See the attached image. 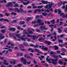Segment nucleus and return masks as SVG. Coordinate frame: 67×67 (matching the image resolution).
Wrapping results in <instances>:
<instances>
[{
  "mask_svg": "<svg viewBox=\"0 0 67 67\" xmlns=\"http://www.w3.org/2000/svg\"><path fill=\"white\" fill-rule=\"evenodd\" d=\"M13 29V27H11V28H9L8 30L9 31H12V30Z\"/></svg>",
  "mask_w": 67,
  "mask_h": 67,
  "instance_id": "obj_51",
  "label": "nucleus"
},
{
  "mask_svg": "<svg viewBox=\"0 0 67 67\" xmlns=\"http://www.w3.org/2000/svg\"><path fill=\"white\" fill-rule=\"evenodd\" d=\"M18 6L19 5L17 3H16V4H15V5L14 6V7H18Z\"/></svg>",
  "mask_w": 67,
  "mask_h": 67,
  "instance_id": "obj_37",
  "label": "nucleus"
},
{
  "mask_svg": "<svg viewBox=\"0 0 67 67\" xmlns=\"http://www.w3.org/2000/svg\"><path fill=\"white\" fill-rule=\"evenodd\" d=\"M24 23H25V22L22 21H20L19 23V24H20V25H22V24H24Z\"/></svg>",
  "mask_w": 67,
  "mask_h": 67,
  "instance_id": "obj_22",
  "label": "nucleus"
},
{
  "mask_svg": "<svg viewBox=\"0 0 67 67\" xmlns=\"http://www.w3.org/2000/svg\"><path fill=\"white\" fill-rule=\"evenodd\" d=\"M45 12H49V10H48V9H47V10L46 9H45Z\"/></svg>",
  "mask_w": 67,
  "mask_h": 67,
  "instance_id": "obj_36",
  "label": "nucleus"
},
{
  "mask_svg": "<svg viewBox=\"0 0 67 67\" xmlns=\"http://www.w3.org/2000/svg\"><path fill=\"white\" fill-rule=\"evenodd\" d=\"M6 6L7 7H12L13 5V4H12V2H10L8 3V4H7Z\"/></svg>",
  "mask_w": 67,
  "mask_h": 67,
  "instance_id": "obj_6",
  "label": "nucleus"
},
{
  "mask_svg": "<svg viewBox=\"0 0 67 67\" xmlns=\"http://www.w3.org/2000/svg\"><path fill=\"white\" fill-rule=\"evenodd\" d=\"M22 27H26V25H24L22 26Z\"/></svg>",
  "mask_w": 67,
  "mask_h": 67,
  "instance_id": "obj_54",
  "label": "nucleus"
},
{
  "mask_svg": "<svg viewBox=\"0 0 67 67\" xmlns=\"http://www.w3.org/2000/svg\"><path fill=\"white\" fill-rule=\"evenodd\" d=\"M4 36H2V37H0V39H3L4 38Z\"/></svg>",
  "mask_w": 67,
  "mask_h": 67,
  "instance_id": "obj_55",
  "label": "nucleus"
},
{
  "mask_svg": "<svg viewBox=\"0 0 67 67\" xmlns=\"http://www.w3.org/2000/svg\"><path fill=\"white\" fill-rule=\"evenodd\" d=\"M0 16H1V17H3V15L2 14H0Z\"/></svg>",
  "mask_w": 67,
  "mask_h": 67,
  "instance_id": "obj_64",
  "label": "nucleus"
},
{
  "mask_svg": "<svg viewBox=\"0 0 67 67\" xmlns=\"http://www.w3.org/2000/svg\"><path fill=\"white\" fill-rule=\"evenodd\" d=\"M38 24L34 25L33 26V27H36L37 26H38Z\"/></svg>",
  "mask_w": 67,
  "mask_h": 67,
  "instance_id": "obj_50",
  "label": "nucleus"
},
{
  "mask_svg": "<svg viewBox=\"0 0 67 67\" xmlns=\"http://www.w3.org/2000/svg\"><path fill=\"white\" fill-rule=\"evenodd\" d=\"M31 19H32V18L30 17H28L27 19V21H29V20H31Z\"/></svg>",
  "mask_w": 67,
  "mask_h": 67,
  "instance_id": "obj_33",
  "label": "nucleus"
},
{
  "mask_svg": "<svg viewBox=\"0 0 67 67\" xmlns=\"http://www.w3.org/2000/svg\"><path fill=\"white\" fill-rule=\"evenodd\" d=\"M12 23H16L17 22V20H14L12 21Z\"/></svg>",
  "mask_w": 67,
  "mask_h": 67,
  "instance_id": "obj_34",
  "label": "nucleus"
},
{
  "mask_svg": "<svg viewBox=\"0 0 67 67\" xmlns=\"http://www.w3.org/2000/svg\"><path fill=\"white\" fill-rule=\"evenodd\" d=\"M54 20H51L50 21V22H52V23L53 24H54L55 22H54Z\"/></svg>",
  "mask_w": 67,
  "mask_h": 67,
  "instance_id": "obj_38",
  "label": "nucleus"
},
{
  "mask_svg": "<svg viewBox=\"0 0 67 67\" xmlns=\"http://www.w3.org/2000/svg\"><path fill=\"white\" fill-rule=\"evenodd\" d=\"M50 54L51 55H52V57H53L54 58H58L59 57L58 56H56L53 54H55V53L51 51L50 52Z\"/></svg>",
  "mask_w": 67,
  "mask_h": 67,
  "instance_id": "obj_4",
  "label": "nucleus"
},
{
  "mask_svg": "<svg viewBox=\"0 0 67 67\" xmlns=\"http://www.w3.org/2000/svg\"><path fill=\"white\" fill-rule=\"evenodd\" d=\"M31 61H30L29 62H26H26H25V63L24 62L23 64L24 65H25L26 64H30L31 63Z\"/></svg>",
  "mask_w": 67,
  "mask_h": 67,
  "instance_id": "obj_18",
  "label": "nucleus"
},
{
  "mask_svg": "<svg viewBox=\"0 0 67 67\" xmlns=\"http://www.w3.org/2000/svg\"><path fill=\"white\" fill-rule=\"evenodd\" d=\"M53 6H54V5H53V4H47L46 5L45 7V8H46V9H48V8H49V9H50Z\"/></svg>",
  "mask_w": 67,
  "mask_h": 67,
  "instance_id": "obj_5",
  "label": "nucleus"
},
{
  "mask_svg": "<svg viewBox=\"0 0 67 67\" xmlns=\"http://www.w3.org/2000/svg\"><path fill=\"white\" fill-rule=\"evenodd\" d=\"M35 52H38V53L39 54H43V53L42 52L40 51H39L37 49H35Z\"/></svg>",
  "mask_w": 67,
  "mask_h": 67,
  "instance_id": "obj_12",
  "label": "nucleus"
},
{
  "mask_svg": "<svg viewBox=\"0 0 67 67\" xmlns=\"http://www.w3.org/2000/svg\"><path fill=\"white\" fill-rule=\"evenodd\" d=\"M16 62H17V60H14V62H10V63L11 64H15Z\"/></svg>",
  "mask_w": 67,
  "mask_h": 67,
  "instance_id": "obj_15",
  "label": "nucleus"
},
{
  "mask_svg": "<svg viewBox=\"0 0 67 67\" xmlns=\"http://www.w3.org/2000/svg\"><path fill=\"white\" fill-rule=\"evenodd\" d=\"M3 20L4 21H6L7 22H9V21L7 19H5L3 18H2L1 19H0V21H3Z\"/></svg>",
  "mask_w": 67,
  "mask_h": 67,
  "instance_id": "obj_19",
  "label": "nucleus"
},
{
  "mask_svg": "<svg viewBox=\"0 0 67 67\" xmlns=\"http://www.w3.org/2000/svg\"><path fill=\"white\" fill-rule=\"evenodd\" d=\"M14 11L15 12H17L18 13H20V10L18 9V8H15L14 10Z\"/></svg>",
  "mask_w": 67,
  "mask_h": 67,
  "instance_id": "obj_14",
  "label": "nucleus"
},
{
  "mask_svg": "<svg viewBox=\"0 0 67 67\" xmlns=\"http://www.w3.org/2000/svg\"><path fill=\"white\" fill-rule=\"evenodd\" d=\"M49 27H51V26H53V27L55 28V27H56V25H52V24L50 25H49Z\"/></svg>",
  "mask_w": 67,
  "mask_h": 67,
  "instance_id": "obj_26",
  "label": "nucleus"
},
{
  "mask_svg": "<svg viewBox=\"0 0 67 67\" xmlns=\"http://www.w3.org/2000/svg\"><path fill=\"white\" fill-rule=\"evenodd\" d=\"M42 14L43 15H44V16H46L47 15V13H43Z\"/></svg>",
  "mask_w": 67,
  "mask_h": 67,
  "instance_id": "obj_27",
  "label": "nucleus"
},
{
  "mask_svg": "<svg viewBox=\"0 0 67 67\" xmlns=\"http://www.w3.org/2000/svg\"><path fill=\"white\" fill-rule=\"evenodd\" d=\"M40 18V16L39 15H37L36 16V19H37Z\"/></svg>",
  "mask_w": 67,
  "mask_h": 67,
  "instance_id": "obj_60",
  "label": "nucleus"
},
{
  "mask_svg": "<svg viewBox=\"0 0 67 67\" xmlns=\"http://www.w3.org/2000/svg\"><path fill=\"white\" fill-rule=\"evenodd\" d=\"M44 22H43L41 23H40L39 24V25H44Z\"/></svg>",
  "mask_w": 67,
  "mask_h": 67,
  "instance_id": "obj_40",
  "label": "nucleus"
},
{
  "mask_svg": "<svg viewBox=\"0 0 67 67\" xmlns=\"http://www.w3.org/2000/svg\"><path fill=\"white\" fill-rule=\"evenodd\" d=\"M40 29H41V30L43 31V30H46L48 29V28L45 27H43L42 26H41L40 27Z\"/></svg>",
  "mask_w": 67,
  "mask_h": 67,
  "instance_id": "obj_9",
  "label": "nucleus"
},
{
  "mask_svg": "<svg viewBox=\"0 0 67 67\" xmlns=\"http://www.w3.org/2000/svg\"><path fill=\"white\" fill-rule=\"evenodd\" d=\"M37 10V12H41V10L40 9H38Z\"/></svg>",
  "mask_w": 67,
  "mask_h": 67,
  "instance_id": "obj_46",
  "label": "nucleus"
},
{
  "mask_svg": "<svg viewBox=\"0 0 67 67\" xmlns=\"http://www.w3.org/2000/svg\"><path fill=\"white\" fill-rule=\"evenodd\" d=\"M1 31L2 33H4L5 32L6 30L5 29H3L1 30Z\"/></svg>",
  "mask_w": 67,
  "mask_h": 67,
  "instance_id": "obj_23",
  "label": "nucleus"
},
{
  "mask_svg": "<svg viewBox=\"0 0 67 67\" xmlns=\"http://www.w3.org/2000/svg\"><path fill=\"white\" fill-rule=\"evenodd\" d=\"M62 9H65V5H63V7H62Z\"/></svg>",
  "mask_w": 67,
  "mask_h": 67,
  "instance_id": "obj_56",
  "label": "nucleus"
},
{
  "mask_svg": "<svg viewBox=\"0 0 67 67\" xmlns=\"http://www.w3.org/2000/svg\"><path fill=\"white\" fill-rule=\"evenodd\" d=\"M16 30V28L14 27H13V29L12 30V31H15Z\"/></svg>",
  "mask_w": 67,
  "mask_h": 67,
  "instance_id": "obj_44",
  "label": "nucleus"
},
{
  "mask_svg": "<svg viewBox=\"0 0 67 67\" xmlns=\"http://www.w3.org/2000/svg\"><path fill=\"white\" fill-rule=\"evenodd\" d=\"M62 4V3L61 2H59L58 3V6H60Z\"/></svg>",
  "mask_w": 67,
  "mask_h": 67,
  "instance_id": "obj_48",
  "label": "nucleus"
},
{
  "mask_svg": "<svg viewBox=\"0 0 67 67\" xmlns=\"http://www.w3.org/2000/svg\"><path fill=\"white\" fill-rule=\"evenodd\" d=\"M5 15H7V16H9V15H10V14H9L7 13H5Z\"/></svg>",
  "mask_w": 67,
  "mask_h": 67,
  "instance_id": "obj_61",
  "label": "nucleus"
},
{
  "mask_svg": "<svg viewBox=\"0 0 67 67\" xmlns=\"http://www.w3.org/2000/svg\"><path fill=\"white\" fill-rule=\"evenodd\" d=\"M53 47L55 50H58V47L57 46H54Z\"/></svg>",
  "mask_w": 67,
  "mask_h": 67,
  "instance_id": "obj_21",
  "label": "nucleus"
},
{
  "mask_svg": "<svg viewBox=\"0 0 67 67\" xmlns=\"http://www.w3.org/2000/svg\"><path fill=\"white\" fill-rule=\"evenodd\" d=\"M29 29L28 30V32L27 33V32H25V33L24 34V35H23V37H25V36H26V34H28L27 35L28 37H31L32 35H30L29 34H33V32L31 31H29Z\"/></svg>",
  "mask_w": 67,
  "mask_h": 67,
  "instance_id": "obj_3",
  "label": "nucleus"
},
{
  "mask_svg": "<svg viewBox=\"0 0 67 67\" xmlns=\"http://www.w3.org/2000/svg\"><path fill=\"white\" fill-rule=\"evenodd\" d=\"M5 26H3L1 27V28L2 29H4V28H5Z\"/></svg>",
  "mask_w": 67,
  "mask_h": 67,
  "instance_id": "obj_45",
  "label": "nucleus"
},
{
  "mask_svg": "<svg viewBox=\"0 0 67 67\" xmlns=\"http://www.w3.org/2000/svg\"><path fill=\"white\" fill-rule=\"evenodd\" d=\"M58 41L59 42H60V43H63V40H58Z\"/></svg>",
  "mask_w": 67,
  "mask_h": 67,
  "instance_id": "obj_42",
  "label": "nucleus"
},
{
  "mask_svg": "<svg viewBox=\"0 0 67 67\" xmlns=\"http://www.w3.org/2000/svg\"><path fill=\"white\" fill-rule=\"evenodd\" d=\"M60 51H57V54H60Z\"/></svg>",
  "mask_w": 67,
  "mask_h": 67,
  "instance_id": "obj_39",
  "label": "nucleus"
},
{
  "mask_svg": "<svg viewBox=\"0 0 67 67\" xmlns=\"http://www.w3.org/2000/svg\"><path fill=\"white\" fill-rule=\"evenodd\" d=\"M41 2L42 3L44 4H46V2H47V1H42Z\"/></svg>",
  "mask_w": 67,
  "mask_h": 67,
  "instance_id": "obj_25",
  "label": "nucleus"
},
{
  "mask_svg": "<svg viewBox=\"0 0 67 67\" xmlns=\"http://www.w3.org/2000/svg\"><path fill=\"white\" fill-rule=\"evenodd\" d=\"M5 52V50H4L3 51H2V53L4 54V53Z\"/></svg>",
  "mask_w": 67,
  "mask_h": 67,
  "instance_id": "obj_59",
  "label": "nucleus"
},
{
  "mask_svg": "<svg viewBox=\"0 0 67 67\" xmlns=\"http://www.w3.org/2000/svg\"><path fill=\"white\" fill-rule=\"evenodd\" d=\"M4 2V3H7V1L6 0H3L2 1H0L1 3H2V2Z\"/></svg>",
  "mask_w": 67,
  "mask_h": 67,
  "instance_id": "obj_24",
  "label": "nucleus"
},
{
  "mask_svg": "<svg viewBox=\"0 0 67 67\" xmlns=\"http://www.w3.org/2000/svg\"><path fill=\"white\" fill-rule=\"evenodd\" d=\"M21 2H23V4L24 5H27V4H29V3H30V1H28L26 3L23 2V0H20Z\"/></svg>",
  "mask_w": 67,
  "mask_h": 67,
  "instance_id": "obj_8",
  "label": "nucleus"
},
{
  "mask_svg": "<svg viewBox=\"0 0 67 67\" xmlns=\"http://www.w3.org/2000/svg\"><path fill=\"white\" fill-rule=\"evenodd\" d=\"M59 58H62V56H61V55H59Z\"/></svg>",
  "mask_w": 67,
  "mask_h": 67,
  "instance_id": "obj_58",
  "label": "nucleus"
},
{
  "mask_svg": "<svg viewBox=\"0 0 67 67\" xmlns=\"http://www.w3.org/2000/svg\"><path fill=\"white\" fill-rule=\"evenodd\" d=\"M32 37L33 38V40H35V38L36 37V36L33 35L32 36Z\"/></svg>",
  "mask_w": 67,
  "mask_h": 67,
  "instance_id": "obj_43",
  "label": "nucleus"
},
{
  "mask_svg": "<svg viewBox=\"0 0 67 67\" xmlns=\"http://www.w3.org/2000/svg\"><path fill=\"white\" fill-rule=\"evenodd\" d=\"M42 49H44V50H45L46 51H48L49 52V51H50V50H48V49L47 48H44V46H43L42 48Z\"/></svg>",
  "mask_w": 67,
  "mask_h": 67,
  "instance_id": "obj_10",
  "label": "nucleus"
},
{
  "mask_svg": "<svg viewBox=\"0 0 67 67\" xmlns=\"http://www.w3.org/2000/svg\"><path fill=\"white\" fill-rule=\"evenodd\" d=\"M11 14L12 15H16V13H15L13 12L11 13Z\"/></svg>",
  "mask_w": 67,
  "mask_h": 67,
  "instance_id": "obj_30",
  "label": "nucleus"
},
{
  "mask_svg": "<svg viewBox=\"0 0 67 67\" xmlns=\"http://www.w3.org/2000/svg\"><path fill=\"white\" fill-rule=\"evenodd\" d=\"M59 63L60 65H62L63 64V62L61 60H59Z\"/></svg>",
  "mask_w": 67,
  "mask_h": 67,
  "instance_id": "obj_28",
  "label": "nucleus"
},
{
  "mask_svg": "<svg viewBox=\"0 0 67 67\" xmlns=\"http://www.w3.org/2000/svg\"><path fill=\"white\" fill-rule=\"evenodd\" d=\"M17 66L18 67H21L22 65L21 64H19L17 65Z\"/></svg>",
  "mask_w": 67,
  "mask_h": 67,
  "instance_id": "obj_35",
  "label": "nucleus"
},
{
  "mask_svg": "<svg viewBox=\"0 0 67 67\" xmlns=\"http://www.w3.org/2000/svg\"><path fill=\"white\" fill-rule=\"evenodd\" d=\"M6 47H8L9 48H13V44H11V47H9L7 45L6 46Z\"/></svg>",
  "mask_w": 67,
  "mask_h": 67,
  "instance_id": "obj_20",
  "label": "nucleus"
},
{
  "mask_svg": "<svg viewBox=\"0 0 67 67\" xmlns=\"http://www.w3.org/2000/svg\"><path fill=\"white\" fill-rule=\"evenodd\" d=\"M12 65H9L7 66V67H12Z\"/></svg>",
  "mask_w": 67,
  "mask_h": 67,
  "instance_id": "obj_57",
  "label": "nucleus"
},
{
  "mask_svg": "<svg viewBox=\"0 0 67 67\" xmlns=\"http://www.w3.org/2000/svg\"><path fill=\"white\" fill-rule=\"evenodd\" d=\"M34 63L35 64H36L37 63L36 61L35 60L34 61Z\"/></svg>",
  "mask_w": 67,
  "mask_h": 67,
  "instance_id": "obj_63",
  "label": "nucleus"
},
{
  "mask_svg": "<svg viewBox=\"0 0 67 67\" xmlns=\"http://www.w3.org/2000/svg\"><path fill=\"white\" fill-rule=\"evenodd\" d=\"M43 5L39 6L37 7V8H39V9H40L41 8H43Z\"/></svg>",
  "mask_w": 67,
  "mask_h": 67,
  "instance_id": "obj_31",
  "label": "nucleus"
},
{
  "mask_svg": "<svg viewBox=\"0 0 67 67\" xmlns=\"http://www.w3.org/2000/svg\"><path fill=\"white\" fill-rule=\"evenodd\" d=\"M42 21V20L40 19H38L37 20V22L35 21H34L32 22V23H33V24H34L36 23H40V22H41Z\"/></svg>",
  "mask_w": 67,
  "mask_h": 67,
  "instance_id": "obj_7",
  "label": "nucleus"
},
{
  "mask_svg": "<svg viewBox=\"0 0 67 67\" xmlns=\"http://www.w3.org/2000/svg\"><path fill=\"white\" fill-rule=\"evenodd\" d=\"M27 59H31V58H32L31 57L29 56H27Z\"/></svg>",
  "mask_w": 67,
  "mask_h": 67,
  "instance_id": "obj_47",
  "label": "nucleus"
},
{
  "mask_svg": "<svg viewBox=\"0 0 67 67\" xmlns=\"http://www.w3.org/2000/svg\"><path fill=\"white\" fill-rule=\"evenodd\" d=\"M49 57L48 56H47L46 60L48 62H49V63H52V64L54 65H56L57 64V62L58 61V59H55L51 58L49 59Z\"/></svg>",
  "mask_w": 67,
  "mask_h": 67,
  "instance_id": "obj_2",
  "label": "nucleus"
},
{
  "mask_svg": "<svg viewBox=\"0 0 67 67\" xmlns=\"http://www.w3.org/2000/svg\"><path fill=\"white\" fill-rule=\"evenodd\" d=\"M19 11L20 12H24V11L23 10V9H20V10H19Z\"/></svg>",
  "mask_w": 67,
  "mask_h": 67,
  "instance_id": "obj_41",
  "label": "nucleus"
},
{
  "mask_svg": "<svg viewBox=\"0 0 67 67\" xmlns=\"http://www.w3.org/2000/svg\"><path fill=\"white\" fill-rule=\"evenodd\" d=\"M54 37L55 38V39H53L52 40L53 41V42H54L56 40V39H57V37H56V36H54Z\"/></svg>",
  "mask_w": 67,
  "mask_h": 67,
  "instance_id": "obj_29",
  "label": "nucleus"
},
{
  "mask_svg": "<svg viewBox=\"0 0 67 67\" xmlns=\"http://www.w3.org/2000/svg\"><path fill=\"white\" fill-rule=\"evenodd\" d=\"M59 46H60V47H63V46H64V45L63 44H60L59 45Z\"/></svg>",
  "mask_w": 67,
  "mask_h": 67,
  "instance_id": "obj_49",
  "label": "nucleus"
},
{
  "mask_svg": "<svg viewBox=\"0 0 67 67\" xmlns=\"http://www.w3.org/2000/svg\"><path fill=\"white\" fill-rule=\"evenodd\" d=\"M21 62H23V64L24 62L25 63V62H26V60H25V59L23 58H21Z\"/></svg>",
  "mask_w": 67,
  "mask_h": 67,
  "instance_id": "obj_16",
  "label": "nucleus"
},
{
  "mask_svg": "<svg viewBox=\"0 0 67 67\" xmlns=\"http://www.w3.org/2000/svg\"><path fill=\"white\" fill-rule=\"evenodd\" d=\"M31 52H32V53H33V52H34L35 51H34V50L31 49Z\"/></svg>",
  "mask_w": 67,
  "mask_h": 67,
  "instance_id": "obj_53",
  "label": "nucleus"
},
{
  "mask_svg": "<svg viewBox=\"0 0 67 67\" xmlns=\"http://www.w3.org/2000/svg\"><path fill=\"white\" fill-rule=\"evenodd\" d=\"M42 39L43 38L41 37V38L38 39V41H41V40H42Z\"/></svg>",
  "mask_w": 67,
  "mask_h": 67,
  "instance_id": "obj_52",
  "label": "nucleus"
},
{
  "mask_svg": "<svg viewBox=\"0 0 67 67\" xmlns=\"http://www.w3.org/2000/svg\"><path fill=\"white\" fill-rule=\"evenodd\" d=\"M4 63H3V64L5 65H7V66L8 65L9 63H7V61L5 60H4Z\"/></svg>",
  "mask_w": 67,
  "mask_h": 67,
  "instance_id": "obj_13",
  "label": "nucleus"
},
{
  "mask_svg": "<svg viewBox=\"0 0 67 67\" xmlns=\"http://www.w3.org/2000/svg\"><path fill=\"white\" fill-rule=\"evenodd\" d=\"M45 43H47V45H51V42H50V41H44Z\"/></svg>",
  "mask_w": 67,
  "mask_h": 67,
  "instance_id": "obj_17",
  "label": "nucleus"
},
{
  "mask_svg": "<svg viewBox=\"0 0 67 67\" xmlns=\"http://www.w3.org/2000/svg\"><path fill=\"white\" fill-rule=\"evenodd\" d=\"M63 28V27H61L60 28L58 29V32L59 33H60L62 32V31L61 30V29H62Z\"/></svg>",
  "mask_w": 67,
  "mask_h": 67,
  "instance_id": "obj_11",
  "label": "nucleus"
},
{
  "mask_svg": "<svg viewBox=\"0 0 67 67\" xmlns=\"http://www.w3.org/2000/svg\"><path fill=\"white\" fill-rule=\"evenodd\" d=\"M30 55H31V56H33V54L31 53H30Z\"/></svg>",
  "mask_w": 67,
  "mask_h": 67,
  "instance_id": "obj_62",
  "label": "nucleus"
},
{
  "mask_svg": "<svg viewBox=\"0 0 67 67\" xmlns=\"http://www.w3.org/2000/svg\"><path fill=\"white\" fill-rule=\"evenodd\" d=\"M60 54L62 56H65V55H66V54H65L64 52H63L62 53H60Z\"/></svg>",
  "mask_w": 67,
  "mask_h": 67,
  "instance_id": "obj_32",
  "label": "nucleus"
},
{
  "mask_svg": "<svg viewBox=\"0 0 67 67\" xmlns=\"http://www.w3.org/2000/svg\"><path fill=\"white\" fill-rule=\"evenodd\" d=\"M14 35H15L19 38L21 39L22 40H23L24 41H25V40L23 38V37H22L21 38L20 37V34H17L11 33H9V35L10 37L13 36V37H14V39H16V37L14 36Z\"/></svg>",
  "mask_w": 67,
  "mask_h": 67,
  "instance_id": "obj_1",
  "label": "nucleus"
}]
</instances>
